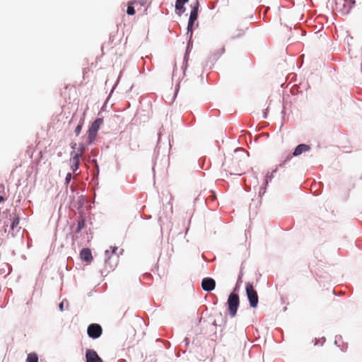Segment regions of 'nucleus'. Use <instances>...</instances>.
Returning <instances> with one entry per match:
<instances>
[{"instance_id":"obj_18","label":"nucleus","mask_w":362,"mask_h":362,"mask_svg":"<svg viewBox=\"0 0 362 362\" xmlns=\"http://www.w3.org/2000/svg\"><path fill=\"white\" fill-rule=\"evenodd\" d=\"M276 170H277V168H276L275 170H272V172L270 174L267 173V175L266 176V179H265V185L268 184L269 180H272V179L273 177V173H275Z\"/></svg>"},{"instance_id":"obj_27","label":"nucleus","mask_w":362,"mask_h":362,"mask_svg":"<svg viewBox=\"0 0 362 362\" xmlns=\"http://www.w3.org/2000/svg\"><path fill=\"white\" fill-rule=\"evenodd\" d=\"M160 161H164V163H165L164 165H169L168 160H160Z\"/></svg>"},{"instance_id":"obj_5","label":"nucleus","mask_w":362,"mask_h":362,"mask_svg":"<svg viewBox=\"0 0 362 362\" xmlns=\"http://www.w3.org/2000/svg\"><path fill=\"white\" fill-rule=\"evenodd\" d=\"M88 335L92 339H97L102 334V327L98 324H91L87 329Z\"/></svg>"},{"instance_id":"obj_12","label":"nucleus","mask_w":362,"mask_h":362,"mask_svg":"<svg viewBox=\"0 0 362 362\" xmlns=\"http://www.w3.org/2000/svg\"><path fill=\"white\" fill-rule=\"evenodd\" d=\"M235 158H245L249 156L248 152L243 148H236L234 151Z\"/></svg>"},{"instance_id":"obj_16","label":"nucleus","mask_w":362,"mask_h":362,"mask_svg":"<svg viewBox=\"0 0 362 362\" xmlns=\"http://www.w3.org/2000/svg\"><path fill=\"white\" fill-rule=\"evenodd\" d=\"M85 226V221L81 220L78 221L76 233H80Z\"/></svg>"},{"instance_id":"obj_10","label":"nucleus","mask_w":362,"mask_h":362,"mask_svg":"<svg viewBox=\"0 0 362 362\" xmlns=\"http://www.w3.org/2000/svg\"><path fill=\"white\" fill-rule=\"evenodd\" d=\"M310 150V146L307 144H299L295 149L293 153V156H300L303 152L309 151Z\"/></svg>"},{"instance_id":"obj_6","label":"nucleus","mask_w":362,"mask_h":362,"mask_svg":"<svg viewBox=\"0 0 362 362\" xmlns=\"http://www.w3.org/2000/svg\"><path fill=\"white\" fill-rule=\"evenodd\" d=\"M86 362H103V360L95 350L88 349L86 351Z\"/></svg>"},{"instance_id":"obj_3","label":"nucleus","mask_w":362,"mask_h":362,"mask_svg":"<svg viewBox=\"0 0 362 362\" xmlns=\"http://www.w3.org/2000/svg\"><path fill=\"white\" fill-rule=\"evenodd\" d=\"M228 305L229 314L231 317H235L239 306V296L238 294L232 293L228 298Z\"/></svg>"},{"instance_id":"obj_17","label":"nucleus","mask_w":362,"mask_h":362,"mask_svg":"<svg viewBox=\"0 0 362 362\" xmlns=\"http://www.w3.org/2000/svg\"><path fill=\"white\" fill-rule=\"evenodd\" d=\"M19 224L18 218H13L11 224V228L13 230L16 227H17Z\"/></svg>"},{"instance_id":"obj_31","label":"nucleus","mask_w":362,"mask_h":362,"mask_svg":"<svg viewBox=\"0 0 362 362\" xmlns=\"http://www.w3.org/2000/svg\"><path fill=\"white\" fill-rule=\"evenodd\" d=\"M73 158H74V159L79 158V156H78L77 154H76V155L73 157Z\"/></svg>"},{"instance_id":"obj_11","label":"nucleus","mask_w":362,"mask_h":362,"mask_svg":"<svg viewBox=\"0 0 362 362\" xmlns=\"http://www.w3.org/2000/svg\"><path fill=\"white\" fill-rule=\"evenodd\" d=\"M187 2L186 0H176L175 9L179 15H181L185 11L184 5Z\"/></svg>"},{"instance_id":"obj_22","label":"nucleus","mask_w":362,"mask_h":362,"mask_svg":"<svg viewBox=\"0 0 362 362\" xmlns=\"http://www.w3.org/2000/svg\"><path fill=\"white\" fill-rule=\"evenodd\" d=\"M193 24L194 23H191L190 24V21L188 22L187 33H190L191 35H192V26H193Z\"/></svg>"},{"instance_id":"obj_20","label":"nucleus","mask_w":362,"mask_h":362,"mask_svg":"<svg viewBox=\"0 0 362 362\" xmlns=\"http://www.w3.org/2000/svg\"><path fill=\"white\" fill-rule=\"evenodd\" d=\"M71 180V173L69 172L66 174V177H65V185L66 186H68V185L69 184Z\"/></svg>"},{"instance_id":"obj_13","label":"nucleus","mask_w":362,"mask_h":362,"mask_svg":"<svg viewBox=\"0 0 362 362\" xmlns=\"http://www.w3.org/2000/svg\"><path fill=\"white\" fill-rule=\"evenodd\" d=\"M117 250V247H110V250H106L105 252V262L106 264L110 263V259L111 258V255L115 254L116 251Z\"/></svg>"},{"instance_id":"obj_24","label":"nucleus","mask_w":362,"mask_h":362,"mask_svg":"<svg viewBox=\"0 0 362 362\" xmlns=\"http://www.w3.org/2000/svg\"><path fill=\"white\" fill-rule=\"evenodd\" d=\"M325 341V338L322 337L321 339L316 340L315 344H317L319 342L321 343V345Z\"/></svg>"},{"instance_id":"obj_2","label":"nucleus","mask_w":362,"mask_h":362,"mask_svg":"<svg viewBox=\"0 0 362 362\" xmlns=\"http://www.w3.org/2000/svg\"><path fill=\"white\" fill-rule=\"evenodd\" d=\"M355 4V0H337L336 10L341 14H348Z\"/></svg>"},{"instance_id":"obj_26","label":"nucleus","mask_w":362,"mask_h":362,"mask_svg":"<svg viewBox=\"0 0 362 362\" xmlns=\"http://www.w3.org/2000/svg\"><path fill=\"white\" fill-rule=\"evenodd\" d=\"M341 339V337H336V339H335V341H334V344H337L339 340Z\"/></svg>"},{"instance_id":"obj_28","label":"nucleus","mask_w":362,"mask_h":362,"mask_svg":"<svg viewBox=\"0 0 362 362\" xmlns=\"http://www.w3.org/2000/svg\"><path fill=\"white\" fill-rule=\"evenodd\" d=\"M176 74V66H174L173 72V76H174Z\"/></svg>"},{"instance_id":"obj_1","label":"nucleus","mask_w":362,"mask_h":362,"mask_svg":"<svg viewBox=\"0 0 362 362\" xmlns=\"http://www.w3.org/2000/svg\"><path fill=\"white\" fill-rule=\"evenodd\" d=\"M103 124V118H97L90 126L88 130L87 142L88 144L93 143L97 136L98 132Z\"/></svg>"},{"instance_id":"obj_4","label":"nucleus","mask_w":362,"mask_h":362,"mask_svg":"<svg viewBox=\"0 0 362 362\" xmlns=\"http://www.w3.org/2000/svg\"><path fill=\"white\" fill-rule=\"evenodd\" d=\"M246 294L252 308H256L258 304V296L257 291L250 283L246 285Z\"/></svg>"},{"instance_id":"obj_21","label":"nucleus","mask_w":362,"mask_h":362,"mask_svg":"<svg viewBox=\"0 0 362 362\" xmlns=\"http://www.w3.org/2000/svg\"><path fill=\"white\" fill-rule=\"evenodd\" d=\"M82 126H83V124L81 122V123L78 124L77 125V127H76L75 133H76V135H78L80 134V132H81V131L82 129Z\"/></svg>"},{"instance_id":"obj_7","label":"nucleus","mask_w":362,"mask_h":362,"mask_svg":"<svg viewBox=\"0 0 362 362\" xmlns=\"http://www.w3.org/2000/svg\"><path fill=\"white\" fill-rule=\"evenodd\" d=\"M216 281L214 279L206 277L202 279V287L206 291H211L215 288Z\"/></svg>"},{"instance_id":"obj_33","label":"nucleus","mask_w":362,"mask_h":362,"mask_svg":"<svg viewBox=\"0 0 362 362\" xmlns=\"http://www.w3.org/2000/svg\"><path fill=\"white\" fill-rule=\"evenodd\" d=\"M187 1H188L189 0H186Z\"/></svg>"},{"instance_id":"obj_32","label":"nucleus","mask_w":362,"mask_h":362,"mask_svg":"<svg viewBox=\"0 0 362 362\" xmlns=\"http://www.w3.org/2000/svg\"><path fill=\"white\" fill-rule=\"evenodd\" d=\"M241 281V277L239 276L238 281Z\"/></svg>"},{"instance_id":"obj_14","label":"nucleus","mask_w":362,"mask_h":362,"mask_svg":"<svg viewBox=\"0 0 362 362\" xmlns=\"http://www.w3.org/2000/svg\"><path fill=\"white\" fill-rule=\"evenodd\" d=\"M26 362H38V356L35 353H30L28 354Z\"/></svg>"},{"instance_id":"obj_23","label":"nucleus","mask_w":362,"mask_h":362,"mask_svg":"<svg viewBox=\"0 0 362 362\" xmlns=\"http://www.w3.org/2000/svg\"><path fill=\"white\" fill-rule=\"evenodd\" d=\"M65 303H67V301L66 300H63V301H62L59 303V309H60L61 311L64 310V305Z\"/></svg>"},{"instance_id":"obj_8","label":"nucleus","mask_w":362,"mask_h":362,"mask_svg":"<svg viewBox=\"0 0 362 362\" xmlns=\"http://www.w3.org/2000/svg\"><path fill=\"white\" fill-rule=\"evenodd\" d=\"M199 1H197L194 5L192 6V11L190 12V16L189 18V21L191 23H194L195 21H197L198 17V11H199Z\"/></svg>"},{"instance_id":"obj_9","label":"nucleus","mask_w":362,"mask_h":362,"mask_svg":"<svg viewBox=\"0 0 362 362\" xmlns=\"http://www.w3.org/2000/svg\"><path fill=\"white\" fill-rule=\"evenodd\" d=\"M80 256L81 259L86 262H90L93 259L91 251L89 248L82 249L80 252Z\"/></svg>"},{"instance_id":"obj_25","label":"nucleus","mask_w":362,"mask_h":362,"mask_svg":"<svg viewBox=\"0 0 362 362\" xmlns=\"http://www.w3.org/2000/svg\"><path fill=\"white\" fill-rule=\"evenodd\" d=\"M89 161H91L92 164L94 165V166L98 169V164L96 163V160L95 159H93V160H89Z\"/></svg>"},{"instance_id":"obj_19","label":"nucleus","mask_w":362,"mask_h":362,"mask_svg":"<svg viewBox=\"0 0 362 362\" xmlns=\"http://www.w3.org/2000/svg\"><path fill=\"white\" fill-rule=\"evenodd\" d=\"M75 162L71 165V169L73 172H76L78 168L79 160H74Z\"/></svg>"},{"instance_id":"obj_29","label":"nucleus","mask_w":362,"mask_h":362,"mask_svg":"<svg viewBox=\"0 0 362 362\" xmlns=\"http://www.w3.org/2000/svg\"><path fill=\"white\" fill-rule=\"evenodd\" d=\"M157 165V163H154L153 165V171L155 172L156 170V167Z\"/></svg>"},{"instance_id":"obj_30","label":"nucleus","mask_w":362,"mask_h":362,"mask_svg":"<svg viewBox=\"0 0 362 362\" xmlns=\"http://www.w3.org/2000/svg\"><path fill=\"white\" fill-rule=\"evenodd\" d=\"M4 197L0 195V202L4 201Z\"/></svg>"},{"instance_id":"obj_15","label":"nucleus","mask_w":362,"mask_h":362,"mask_svg":"<svg viewBox=\"0 0 362 362\" xmlns=\"http://www.w3.org/2000/svg\"><path fill=\"white\" fill-rule=\"evenodd\" d=\"M127 13L128 15H134L135 13V10H134V8L133 6V2L130 1L128 3V6H127Z\"/></svg>"}]
</instances>
